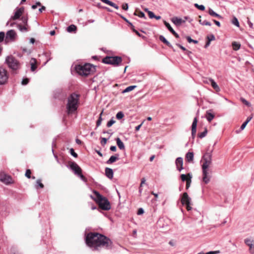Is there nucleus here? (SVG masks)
Listing matches in <instances>:
<instances>
[{
	"mask_svg": "<svg viewBox=\"0 0 254 254\" xmlns=\"http://www.w3.org/2000/svg\"><path fill=\"white\" fill-rule=\"evenodd\" d=\"M118 159H119V158H118V157L117 156H112L110 157L108 161H107L106 163L108 164H111L115 162V161H116Z\"/></svg>",
	"mask_w": 254,
	"mask_h": 254,
	"instance_id": "26",
	"label": "nucleus"
},
{
	"mask_svg": "<svg viewBox=\"0 0 254 254\" xmlns=\"http://www.w3.org/2000/svg\"><path fill=\"white\" fill-rule=\"evenodd\" d=\"M103 2L115 8L118 9L119 8V7L115 3L113 2L112 1L109 0H101Z\"/></svg>",
	"mask_w": 254,
	"mask_h": 254,
	"instance_id": "22",
	"label": "nucleus"
},
{
	"mask_svg": "<svg viewBox=\"0 0 254 254\" xmlns=\"http://www.w3.org/2000/svg\"><path fill=\"white\" fill-rule=\"evenodd\" d=\"M31 171L29 169H27L25 173V176L28 178V179H30L31 178Z\"/></svg>",
	"mask_w": 254,
	"mask_h": 254,
	"instance_id": "48",
	"label": "nucleus"
},
{
	"mask_svg": "<svg viewBox=\"0 0 254 254\" xmlns=\"http://www.w3.org/2000/svg\"><path fill=\"white\" fill-rule=\"evenodd\" d=\"M159 40L162 42L163 43H164V44H165L166 45H167L168 47H169L170 48H172L173 47H172V45L170 44V43L162 35H160L159 36Z\"/></svg>",
	"mask_w": 254,
	"mask_h": 254,
	"instance_id": "24",
	"label": "nucleus"
},
{
	"mask_svg": "<svg viewBox=\"0 0 254 254\" xmlns=\"http://www.w3.org/2000/svg\"><path fill=\"white\" fill-rule=\"evenodd\" d=\"M164 24L166 26V27L168 28V29L170 32L173 29V28L171 26L170 24L169 23H168L167 22H166V21H164Z\"/></svg>",
	"mask_w": 254,
	"mask_h": 254,
	"instance_id": "47",
	"label": "nucleus"
},
{
	"mask_svg": "<svg viewBox=\"0 0 254 254\" xmlns=\"http://www.w3.org/2000/svg\"><path fill=\"white\" fill-rule=\"evenodd\" d=\"M186 38L189 43H193L194 44H197L198 43L197 40L192 39L190 36H187Z\"/></svg>",
	"mask_w": 254,
	"mask_h": 254,
	"instance_id": "40",
	"label": "nucleus"
},
{
	"mask_svg": "<svg viewBox=\"0 0 254 254\" xmlns=\"http://www.w3.org/2000/svg\"><path fill=\"white\" fill-rule=\"evenodd\" d=\"M5 35L3 32H0V43L2 42L5 39Z\"/></svg>",
	"mask_w": 254,
	"mask_h": 254,
	"instance_id": "44",
	"label": "nucleus"
},
{
	"mask_svg": "<svg viewBox=\"0 0 254 254\" xmlns=\"http://www.w3.org/2000/svg\"><path fill=\"white\" fill-rule=\"evenodd\" d=\"M209 82L211 83V86L216 91H220V88L219 87L218 85L217 84V83L215 82V81L209 78Z\"/></svg>",
	"mask_w": 254,
	"mask_h": 254,
	"instance_id": "23",
	"label": "nucleus"
},
{
	"mask_svg": "<svg viewBox=\"0 0 254 254\" xmlns=\"http://www.w3.org/2000/svg\"><path fill=\"white\" fill-rule=\"evenodd\" d=\"M107 139H106V138H101V144L102 146H104L106 143H107Z\"/></svg>",
	"mask_w": 254,
	"mask_h": 254,
	"instance_id": "50",
	"label": "nucleus"
},
{
	"mask_svg": "<svg viewBox=\"0 0 254 254\" xmlns=\"http://www.w3.org/2000/svg\"><path fill=\"white\" fill-rule=\"evenodd\" d=\"M208 13L212 16L216 17L219 18H222V16L214 11L211 8H209Z\"/></svg>",
	"mask_w": 254,
	"mask_h": 254,
	"instance_id": "25",
	"label": "nucleus"
},
{
	"mask_svg": "<svg viewBox=\"0 0 254 254\" xmlns=\"http://www.w3.org/2000/svg\"><path fill=\"white\" fill-rule=\"evenodd\" d=\"M252 118L253 116L248 117L245 122L248 124V123L252 120Z\"/></svg>",
	"mask_w": 254,
	"mask_h": 254,
	"instance_id": "63",
	"label": "nucleus"
},
{
	"mask_svg": "<svg viewBox=\"0 0 254 254\" xmlns=\"http://www.w3.org/2000/svg\"><path fill=\"white\" fill-rule=\"evenodd\" d=\"M201 24L202 25H207V26H211V24L210 22L207 21L206 20H204L201 23Z\"/></svg>",
	"mask_w": 254,
	"mask_h": 254,
	"instance_id": "51",
	"label": "nucleus"
},
{
	"mask_svg": "<svg viewBox=\"0 0 254 254\" xmlns=\"http://www.w3.org/2000/svg\"><path fill=\"white\" fill-rule=\"evenodd\" d=\"M116 140L117 144L118 147L121 150H125V147L124 144L122 142V141L120 139V138L119 137H117L116 139Z\"/></svg>",
	"mask_w": 254,
	"mask_h": 254,
	"instance_id": "21",
	"label": "nucleus"
},
{
	"mask_svg": "<svg viewBox=\"0 0 254 254\" xmlns=\"http://www.w3.org/2000/svg\"><path fill=\"white\" fill-rule=\"evenodd\" d=\"M143 213H144V210H143V208H140L138 210V212H137V214H138V215H141V214H142Z\"/></svg>",
	"mask_w": 254,
	"mask_h": 254,
	"instance_id": "58",
	"label": "nucleus"
},
{
	"mask_svg": "<svg viewBox=\"0 0 254 254\" xmlns=\"http://www.w3.org/2000/svg\"><path fill=\"white\" fill-rule=\"evenodd\" d=\"M0 181L6 185L11 184L13 182L11 177L3 172L0 173Z\"/></svg>",
	"mask_w": 254,
	"mask_h": 254,
	"instance_id": "11",
	"label": "nucleus"
},
{
	"mask_svg": "<svg viewBox=\"0 0 254 254\" xmlns=\"http://www.w3.org/2000/svg\"><path fill=\"white\" fill-rule=\"evenodd\" d=\"M103 112V111H102L101 113V114H100V116H99L98 120L97 121V122H96V126H97V127H98L101 124V122L102 121V115Z\"/></svg>",
	"mask_w": 254,
	"mask_h": 254,
	"instance_id": "34",
	"label": "nucleus"
},
{
	"mask_svg": "<svg viewBox=\"0 0 254 254\" xmlns=\"http://www.w3.org/2000/svg\"><path fill=\"white\" fill-rule=\"evenodd\" d=\"M213 21L215 23V24L218 26V27H220L221 24H220V23L218 21H217L216 20H213Z\"/></svg>",
	"mask_w": 254,
	"mask_h": 254,
	"instance_id": "61",
	"label": "nucleus"
},
{
	"mask_svg": "<svg viewBox=\"0 0 254 254\" xmlns=\"http://www.w3.org/2000/svg\"><path fill=\"white\" fill-rule=\"evenodd\" d=\"M70 154L75 158L77 157V154L74 152V150L73 148H70L69 150Z\"/></svg>",
	"mask_w": 254,
	"mask_h": 254,
	"instance_id": "46",
	"label": "nucleus"
},
{
	"mask_svg": "<svg viewBox=\"0 0 254 254\" xmlns=\"http://www.w3.org/2000/svg\"><path fill=\"white\" fill-rule=\"evenodd\" d=\"M79 98V95L74 93L71 94L68 97L66 104V112L68 114L73 113L77 109Z\"/></svg>",
	"mask_w": 254,
	"mask_h": 254,
	"instance_id": "3",
	"label": "nucleus"
},
{
	"mask_svg": "<svg viewBox=\"0 0 254 254\" xmlns=\"http://www.w3.org/2000/svg\"><path fill=\"white\" fill-rule=\"evenodd\" d=\"M171 21L176 25L179 26L182 23H185V21L178 17H174L171 19Z\"/></svg>",
	"mask_w": 254,
	"mask_h": 254,
	"instance_id": "17",
	"label": "nucleus"
},
{
	"mask_svg": "<svg viewBox=\"0 0 254 254\" xmlns=\"http://www.w3.org/2000/svg\"><path fill=\"white\" fill-rule=\"evenodd\" d=\"M136 87V86H135V85H132V86H128L123 91L122 93H124L131 91V90L134 89Z\"/></svg>",
	"mask_w": 254,
	"mask_h": 254,
	"instance_id": "31",
	"label": "nucleus"
},
{
	"mask_svg": "<svg viewBox=\"0 0 254 254\" xmlns=\"http://www.w3.org/2000/svg\"><path fill=\"white\" fill-rule=\"evenodd\" d=\"M191 198L189 196L187 192H184L181 199V202L183 205H186L187 209L189 211L191 209Z\"/></svg>",
	"mask_w": 254,
	"mask_h": 254,
	"instance_id": "9",
	"label": "nucleus"
},
{
	"mask_svg": "<svg viewBox=\"0 0 254 254\" xmlns=\"http://www.w3.org/2000/svg\"><path fill=\"white\" fill-rule=\"evenodd\" d=\"M16 33L14 30H8L5 34L4 42L6 44L15 41L16 38Z\"/></svg>",
	"mask_w": 254,
	"mask_h": 254,
	"instance_id": "8",
	"label": "nucleus"
},
{
	"mask_svg": "<svg viewBox=\"0 0 254 254\" xmlns=\"http://www.w3.org/2000/svg\"><path fill=\"white\" fill-rule=\"evenodd\" d=\"M134 15H137L138 17H141V18H143L145 19H146V17L145 15V14L143 12H142L141 11H139L138 12H137V11L135 12L134 13Z\"/></svg>",
	"mask_w": 254,
	"mask_h": 254,
	"instance_id": "29",
	"label": "nucleus"
},
{
	"mask_svg": "<svg viewBox=\"0 0 254 254\" xmlns=\"http://www.w3.org/2000/svg\"><path fill=\"white\" fill-rule=\"evenodd\" d=\"M41 5L40 2H37L35 4L32 5L31 7L33 9H35L37 8V6H40Z\"/></svg>",
	"mask_w": 254,
	"mask_h": 254,
	"instance_id": "52",
	"label": "nucleus"
},
{
	"mask_svg": "<svg viewBox=\"0 0 254 254\" xmlns=\"http://www.w3.org/2000/svg\"><path fill=\"white\" fill-rule=\"evenodd\" d=\"M241 45L236 42H233L232 43V47L233 48V50L235 51H237L240 48Z\"/></svg>",
	"mask_w": 254,
	"mask_h": 254,
	"instance_id": "30",
	"label": "nucleus"
},
{
	"mask_svg": "<svg viewBox=\"0 0 254 254\" xmlns=\"http://www.w3.org/2000/svg\"><path fill=\"white\" fill-rule=\"evenodd\" d=\"M28 82H29V79L24 78L22 80L21 83L23 85H26V84H28Z\"/></svg>",
	"mask_w": 254,
	"mask_h": 254,
	"instance_id": "53",
	"label": "nucleus"
},
{
	"mask_svg": "<svg viewBox=\"0 0 254 254\" xmlns=\"http://www.w3.org/2000/svg\"><path fill=\"white\" fill-rule=\"evenodd\" d=\"M176 45L178 47H179L180 48H181L183 51H185V52L187 51V49H186V48L183 47L181 45H180L179 44H176Z\"/></svg>",
	"mask_w": 254,
	"mask_h": 254,
	"instance_id": "57",
	"label": "nucleus"
},
{
	"mask_svg": "<svg viewBox=\"0 0 254 254\" xmlns=\"http://www.w3.org/2000/svg\"><path fill=\"white\" fill-rule=\"evenodd\" d=\"M232 23L235 25V26H236L237 27H239L240 26V25H239V22L238 21V19L236 17H234L233 19H232Z\"/></svg>",
	"mask_w": 254,
	"mask_h": 254,
	"instance_id": "36",
	"label": "nucleus"
},
{
	"mask_svg": "<svg viewBox=\"0 0 254 254\" xmlns=\"http://www.w3.org/2000/svg\"><path fill=\"white\" fill-rule=\"evenodd\" d=\"M201 162V165L202 182L205 184H207L210 180L211 176L209 175V167L212 164V155L210 153H205L202 157Z\"/></svg>",
	"mask_w": 254,
	"mask_h": 254,
	"instance_id": "2",
	"label": "nucleus"
},
{
	"mask_svg": "<svg viewBox=\"0 0 254 254\" xmlns=\"http://www.w3.org/2000/svg\"><path fill=\"white\" fill-rule=\"evenodd\" d=\"M23 12V7L17 8L14 12V15L11 17L10 19L14 20L19 19Z\"/></svg>",
	"mask_w": 254,
	"mask_h": 254,
	"instance_id": "14",
	"label": "nucleus"
},
{
	"mask_svg": "<svg viewBox=\"0 0 254 254\" xmlns=\"http://www.w3.org/2000/svg\"><path fill=\"white\" fill-rule=\"evenodd\" d=\"M85 241L88 247L95 251H98L101 248L109 249L112 246V242L109 238L98 233L87 234Z\"/></svg>",
	"mask_w": 254,
	"mask_h": 254,
	"instance_id": "1",
	"label": "nucleus"
},
{
	"mask_svg": "<svg viewBox=\"0 0 254 254\" xmlns=\"http://www.w3.org/2000/svg\"><path fill=\"white\" fill-rule=\"evenodd\" d=\"M69 168L75 174H80L82 172L81 169L74 162H70L69 163Z\"/></svg>",
	"mask_w": 254,
	"mask_h": 254,
	"instance_id": "12",
	"label": "nucleus"
},
{
	"mask_svg": "<svg viewBox=\"0 0 254 254\" xmlns=\"http://www.w3.org/2000/svg\"><path fill=\"white\" fill-rule=\"evenodd\" d=\"M181 180L182 181L184 182V181H187V180H188V178H189V177L188 176V175H186L185 174H182L181 175Z\"/></svg>",
	"mask_w": 254,
	"mask_h": 254,
	"instance_id": "43",
	"label": "nucleus"
},
{
	"mask_svg": "<svg viewBox=\"0 0 254 254\" xmlns=\"http://www.w3.org/2000/svg\"><path fill=\"white\" fill-rule=\"evenodd\" d=\"M76 30V27L74 25H70L67 28V31L68 32H74Z\"/></svg>",
	"mask_w": 254,
	"mask_h": 254,
	"instance_id": "32",
	"label": "nucleus"
},
{
	"mask_svg": "<svg viewBox=\"0 0 254 254\" xmlns=\"http://www.w3.org/2000/svg\"><path fill=\"white\" fill-rule=\"evenodd\" d=\"M8 78L7 70L2 67H0V85L5 84Z\"/></svg>",
	"mask_w": 254,
	"mask_h": 254,
	"instance_id": "10",
	"label": "nucleus"
},
{
	"mask_svg": "<svg viewBox=\"0 0 254 254\" xmlns=\"http://www.w3.org/2000/svg\"><path fill=\"white\" fill-rule=\"evenodd\" d=\"M218 253V252H217V251H210L209 252H207L205 254H216Z\"/></svg>",
	"mask_w": 254,
	"mask_h": 254,
	"instance_id": "59",
	"label": "nucleus"
},
{
	"mask_svg": "<svg viewBox=\"0 0 254 254\" xmlns=\"http://www.w3.org/2000/svg\"><path fill=\"white\" fill-rule=\"evenodd\" d=\"M124 117V113L120 111V112H119L117 115H116V118L118 120H121L122 119L123 117Z\"/></svg>",
	"mask_w": 254,
	"mask_h": 254,
	"instance_id": "38",
	"label": "nucleus"
},
{
	"mask_svg": "<svg viewBox=\"0 0 254 254\" xmlns=\"http://www.w3.org/2000/svg\"><path fill=\"white\" fill-rule=\"evenodd\" d=\"M5 63L13 72L19 70L21 66V64L18 60L11 55L6 57Z\"/></svg>",
	"mask_w": 254,
	"mask_h": 254,
	"instance_id": "6",
	"label": "nucleus"
},
{
	"mask_svg": "<svg viewBox=\"0 0 254 254\" xmlns=\"http://www.w3.org/2000/svg\"><path fill=\"white\" fill-rule=\"evenodd\" d=\"M148 16L150 18H154L155 17V14H154V13L150 11H148Z\"/></svg>",
	"mask_w": 254,
	"mask_h": 254,
	"instance_id": "54",
	"label": "nucleus"
},
{
	"mask_svg": "<svg viewBox=\"0 0 254 254\" xmlns=\"http://www.w3.org/2000/svg\"><path fill=\"white\" fill-rule=\"evenodd\" d=\"M177 170L181 172L183 169V159L182 157H178L175 161Z\"/></svg>",
	"mask_w": 254,
	"mask_h": 254,
	"instance_id": "15",
	"label": "nucleus"
},
{
	"mask_svg": "<svg viewBox=\"0 0 254 254\" xmlns=\"http://www.w3.org/2000/svg\"><path fill=\"white\" fill-rule=\"evenodd\" d=\"M93 193L96 195V197L94 198L92 195L91 197L98 204L101 209L104 210H109L111 209L110 203L107 198L103 196L96 190H93Z\"/></svg>",
	"mask_w": 254,
	"mask_h": 254,
	"instance_id": "4",
	"label": "nucleus"
},
{
	"mask_svg": "<svg viewBox=\"0 0 254 254\" xmlns=\"http://www.w3.org/2000/svg\"><path fill=\"white\" fill-rule=\"evenodd\" d=\"M207 39L208 40V41L211 42V41H213V40H215V36L213 34H211L209 36H208L207 37Z\"/></svg>",
	"mask_w": 254,
	"mask_h": 254,
	"instance_id": "49",
	"label": "nucleus"
},
{
	"mask_svg": "<svg viewBox=\"0 0 254 254\" xmlns=\"http://www.w3.org/2000/svg\"><path fill=\"white\" fill-rule=\"evenodd\" d=\"M197 119L195 117L193 120V122L191 125V135L192 138H194L196 132V126H197Z\"/></svg>",
	"mask_w": 254,
	"mask_h": 254,
	"instance_id": "16",
	"label": "nucleus"
},
{
	"mask_svg": "<svg viewBox=\"0 0 254 254\" xmlns=\"http://www.w3.org/2000/svg\"><path fill=\"white\" fill-rule=\"evenodd\" d=\"M38 187L42 189L44 188V185L41 183V180L40 179H38L36 181V184L35 185L36 189H38Z\"/></svg>",
	"mask_w": 254,
	"mask_h": 254,
	"instance_id": "33",
	"label": "nucleus"
},
{
	"mask_svg": "<svg viewBox=\"0 0 254 254\" xmlns=\"http://www.w3.org/2000/svg\"><path fill=\"white\" fill-rule=\"evenodd\" d=\"M211 111H212L211 110H208L206 111V113L205 117H206L207 120L209 122H210L214 118V117H215L214 115L211 113Z\"/></svg>",
	"mask_w": 254,
	"mask_h": 254,
	"instance_id": "19",
	"label": "nucleus"
},
{
	"mask_svg": "<svg viewBox=\"0 0 254 254\" xmlns=\"http://www.w3.org/2000/svg\"><path fill=\"white\" fill-rule=\"evenodd\" d=\"M248 24L250 28H253V24L249 20H248Z\"/></svg>",
	"mask_w": 254,
	"mask_h": 254,
	"instance_id": "64",
	"label": "nucleus"
},
{
	"mask_svg": "<svg viewBox=\"0 0 254 254\" xmlns=\"http://www.w3.org/2000/svg\"><path fill=\"white\" fill-rule=\"evenodd\" d=\"M207 132V130L206 128H205L203 132H202L198 134V136L200 138H203L204 137H205L206 136Z\"/></svg>",
	"mask_w": 254,
	"mask_h": 254,
	"instance_id": "35",
	"label": "nucleus"
},
{
	"mask_svg": "<svg viewBox=\"0 0 254 254\" xmlns=\"http://www.w3.org/2000/svg\"><path fill=\"white\" fill-rule=\"evenodd\" d=\"M75 70L79 75L88 76L91 72L95 69V66L90 64H85L84 65H77L75 66Z\"/></svg>",
	"mask_w": 254,
	"mask_h": 254,
	"instance_id": "5",
	"label": "nucleus"
},
{
	"mask_svg": "<svg viewBox=\"0 0 254 254\" xmlns=\"http://www.w3.org/2000/svg\"><path fill=\"white\" fill-rule=\"evenodd\" d=\"M21 20L23 22V23L26 25H27V21H28V19L26 17H25V16H23L22 18H21Z\"/></svg>",
	"mask_w": 254,
	"mask_h": 254,
	"instance_id": "55",
	"label": "nucleus"
},
{
	"mask_svg": "<svg viewBox=\"0 0 254 254\" xmlns=\"http://www.w3.org/2000/svg\"><path fill=\"white\" fill-rule=\"evenodd\" d=\"M245 244L249 247V252L251 254H254V240L246 238L244 240Z\"/></svg>",
	"mask_w": 254,
	"mask_h": 254,
	"instance_id": "13",
	"label": "nucleus"
},
{
	"mask_svg": "<svg viewBox=\"0 0 254 254\" xmlns=\"http://www.w3.org/2000/svg\"><path fill=\"white\" fill-rule=\"evenodd\" d=\"M30 64H31V70L32 71H34L36 68H37V66L36 65V60L35 59L32 58L30 62Z\"/></svg>",
	"mask_w": 254,
	"mask_h": 254,
	"instance_id": "27",
	"label": "nucleus"
},
{
	"mask_svg": "<svg viewBox=\"0 0 254 254\" xmlns=\"http://www.w3.org/2000/svg\"><path fill=\"white\" fill-rule=\"evenodd\" d=\"M122 59L121 57L114 56L109 57L107 56L103 58L102 62L106 64H111L115 66H117L122 63Z\"/></svg>",
	"mask_w": 254,
	"mask_h": 254,
	"instance_id": "7",
	"label": "nucleus"
},
{
	"mask_svg": "<svg viewBox=\"0 0 254 254\" xmlns=\"http://www.w3.org/2000/svg\"><path fill=\"white\" fill-rule=\"evenodd\" d=\"M105 175L110 179H112L113 178V171L112 169L109 168H105Z\"/></svg>",
	"mask_w": 254,
	"mask_h": 254,
	"instance_id": "18",
	"label": "nucleus"
},
{
	"mask_svg": "<svg viewBox=\"0 0 254 254\" xmlns=\"http://www.w3.org/2000/svg\"><path fill=\"white\" fill-rule=\"evenodd\" d=\"M194 154L192 152H189L186 155V159L188 162H192L193 160Z\"/></svg>",
	"mask_w": 254,
	"mask_h": 254,
	"instance_id": "20",
	"label": "nucleus"
},
{
	"mask_svg": "<svg viewBox=\"0 0 254 254\" xmlns=\"http://www.w3.org/2000/svg\"><path fill=\"white\" fill-rule=\"evenodd\" d=\"M19 30L21 32H26L27 31V28L25 26H21L20 25H18V26Z\"/></svg>",
	"mask_w": 254,
	"mask_h": 254,
	"instance_id": "39",
	"label": "nucleus"
},
{
	"mask_svg": "<svg viewBox=\"0 0 254 254\" xmlns=\"http://www.w3.org/2000/svg\"><path fill=\"white\" fill-rule=\"evenodd\" d=\"M194 6L201 10H204L205 9V6L203 5H199L197 3L194 4Z\"/></svg>",
	"mask_w": 254,
	"mask_h": 254,
	"instance_id": "41",
	"label": "nucleus"
},
{
	"mask_svg": "<svg viewBox=\"0 0 254 254\" xmlns=\"http://www.w3.org/2000/svg\"><path fill=\"white\" fill-rule=\"evenodd\" d=\"M128 4L127 3H124L122 5V8L125 10H127L128 9Z\"/></svg>",
	"mask_w": 254,
	"mask_h": 254,
	"instance_id": "56",
	"label": "nucleus"
},
{
	"mask_svg": "<svg viewBox=\"0 0 254 254\" xmlns=\"http://www.w3.org/2000/svg\"><path fill=\"white\" fill-rule=\"evenodd\" d=\"M241 101L244 104H245L246 106L249 107L251 106V104L249 102H248V101H247L245 99L243 98H241Z\"/></svg>",
	"mask_w": 254,
	"mask_h": 254,
	"instance_id": "45",
	"label": "nucleus"
},
{
	"mask_svg": "<svg viewBox=\"0 0 254 254\" xmlns=\"http://www.w3.org/2000/svg\"><path fill=\"white\" fill-rule=\"evenodd\" d=\"M247 125V124L245 122L242 125V126H241V127L239 129V130H237L236 131V132L237 133H240L242 130H243L246 127V126Z\"/></svg>",
	"mask_w": 254,
	"mask_h": 254,
	"instance_id": "37",
	"label": "nucleus"
},
{
	"mask_svg": "<svg viewBox=\"0 0 254 254\" xmlns=\"http://www.w3.org/2000/svg\"><path fill=\"white\" fill-rule=\"evenodd\" d=\"M145 181H146V180H145V178H143L141 179V183L140 185V187H142V185L145 184Z\"/></svg>",
	"mask_w": 254,
	"mask_h": 254,
	"instance_id": "60",
	"label": "nucleus"
},
{
	"mask_svg": "<svg viewBox=\"0 0 254 254\" xmlns=\"http://www.w3.org/2000/svg\"><path fill=\"white\" fill-rule=\"evenodd\" d=\"M188 176L189 177V178H188V180H187V181L186 182V183H187L186 189H188L190 187V184L191 182V179L192 178L191 175L190 173L188 174Z\"/></svg>",
	"mask_w": 254,
	"mask_h": 254,
	"instance_id": "28",
	"label": "nucleus"
},
{
	"mask_svg": "<svg viewBox=\"0 0 254 254\" xmlns=\"http://www.w3.org/2000/svg\"><path fill=\"white\" fill-rule=\"evenodd\" d=\"M115 121L113 119V118L110 120L107 124V127H111L114 123Z\"/></svg>",
	"mask_w": 254,
	"mask_h": 254,
	"instance_id": "42",
	"label": "nucleus"
},
{
	"mask_svg": "<svg viewBox=\"0 0 254 254\" xmlns=\"http://www.w3.org/2000/svg\"><path fill=\"white\" fill-rule=\"evenodd\" d=\"M110 149L112 151H116L117 149L115 146H111Z\"/></svg>",
	"mask_w": 254,
	"mask_h": 254,
	"instance_id": "62",
	"label": "nucleus"
}]
</instances>
